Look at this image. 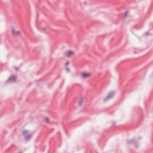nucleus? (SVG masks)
I'll list each match as a JSON object with an SVG mask.
<instances>
[{
	"label": "nucleus",
	"instance_id": "1",
	"mask_svg": "<svg viewBox=\"0 0 153 153\" xmlns=\"http://www.w3.org/2000/svg\"><path fill=\"white\" fill-rule=\"evenodd\" d=\"M115 92L112 91L110 92L108 94L106 97L103 100L104 102H106L108 100L112 98L114 96L115 94Z\"/></svg>",
	"mask_w": 153,
	"mask_h": 153
},
{
	"label": "nucleus",
	"instance_id": "2",
	"mask_svg": "<svg viewBox=\"0 0 153 153\" xmlns=\"http://www.w3.org/2000/svg\"><path fill=\"white\" fill-rule=\"evenodd\" d=\"M16 76L14 75H12L5 82V84L9 82H13L16 81Z\"/></svg>",
	"mask_w": 153,
	"mask_h": 153
},
{
	"label": "nucleus",
	"instance_id": "3",
	"mask_svg": "<svg viewBox=\"0 0 153 153\" xmlns=\"http://www.w3.org/2000/svg\"><path fill=\"white\" fill-rule=\"evenodd\" d=\"M127 144H134L135 147L137 148H138V146L137 144L136 140L135 139H133L131 140H128L127 142Z\"/></svg>",
	"mask_w": 153,
	"mask_h": 153
},
{
	"label": "nucleus",
	"instance_id": "4",
	"mask_svg": "<svg viewBox=\"0 0 153 153\" xmlns=\"http://www.w3.org/2000/svg\"><path fill=\"white\" fill-rule=\"evenodd\" d=\"M20 32L19 31H15L14 29H12V34L13 36H15L17 35H18L20 34Z\"/></svg>",
	"mask_w": 153,
	"mask_h": 153
},
{
	"label": "nucleus",
	"instance_id": "5",
	"mask_svg": "<svg viewBox=\"0 0 153 153\" xmlns=\"http://www.w3.org/2000/svg\"><path fill=\"white\" fill-rule=\"evenodd\" d=\"M81 76L83 78H85L88 77L90 76V75L88 73H87L85 72H83L82 73Z\"/></svg>",
	"mask_w": 153,
	"mask_h": 153
},
{
	"label": "nucleus",
	"instance_id": "6",
	"mask_svg": "<svg viewBox=\"0 0 153 153\" xmlns=\"http://www.w3.org/2000/svg\"><path fill=\"white\" fill-rule=\"evenodd\" d=\"M73 52L72 51H69L67 52H66L65 53V55L66 56L69 57L71 55L73 54Z\"/></svg>",
	"mask_w": 153,
	"mask_h": 153
},
{
	"label": "nucleus",
	"instance_id": "7",
	"mask_svg": "<svg viewBox=\"0 0 153 153\" xmlns=\"http://www.w3.org/2000/svg\"><path fill=\"white\" fill-rule=\"evenodd\" d=\"M31 137V135L30 134L28 135L27 136H25V138L26 140H28Z\"/></svg>",
	"mask_w": 153,
	"mask_h": 153
},
{
	"label": "nucleus",
	"instance_id": "8",
	"mask_svg": "<svg viewBox=\"0 0 153 153\" xmlns=\"http://www.w3.org/2000/svg\"><path fill=\"white\" fill-rule=\"evenodd\" d=\"M83 98L82 97H81L79 101V105L81 106L82 103Z\"/></svg>",
	"mask_w": 153,
	"mask_h": 153
},
{
	"label": "nucleus",
	"instance_id": "9",
	"mask_svg": "<svg viewBox=\"0 0 153 153\" xmlns=\"http://www.w3.org/2000/svg\"><path fill=\"white\" fill-rule=\"evenodd\" d=\"M45 121L47 123H49V119L48 117H46L45 119Z\"/></svg>",
	"mask_w": 153,
	"mask_h": 153
},
{
	"label": "nucleus",
	"instance_id": "10",
	"mask_svg": "<svg viewBox=\"0 0 153 153\" xmlns=\"http://www.w3.org/2000/svg\"><path fill=\"white\" fill-rule=\"evenodd\" d=\"M28 132V131L26 130H24L23 131L22 133L23 134H25L27 133Z\"/></svg>",
	"mask_w": 153,
	"mask_h": 153
},
{
	"label": "nucleus",
	"instance_id": "11",
	"mask_svg": "<svg viewBox=\"0 0 153 153\" xmlns=\"http://www.w3.org/2000/svg\"><path fill=\"white\" fill-rule=\"evenodd\" d=\"M128 12V11H126V12H125V14L124 15V18H125V17H126L127 16V13Z\"/></svg>",
	"mask_w": 153,
	"mask_h": 153
},
{
	"label": "nucleus",
	"instance_id": "12",
	"mask_svg": "<svg viewBox=\"0 0 153 153\" xmlns=\"http://www.w3.org/2000/svg\"><path fill=\"white\" fill-rule=\"evenodd\" d=\"M115 124V123L114 122H113L112 123V126H114Z\"/></svg>",
	"mask_w": 153,
	"mask_h": 153
},
{
	"label": "nucleus",
	"instance_id": "13",
	"mask_svg": "<svg viewBox=\"0 0 153 153\" xmlns=\"http://www.w3.org/2000/svg\"><path fill=\"white\" fill-rule=\"evenodd\" d=\"M149 34V32H146L145 33V36H146L148 35Z\"/></svg>",
	"mask_w": 153,
	"mask_h": 153
},
{
	"label": "nucleus",
	"instance_id": "14",
	"mask_svg": "<svg viewBox=\"0 0 153 153\" xmlns=\"http://www.w3.org/2000/svg\"><path fill=\"white\" fill-rule=\"evenodd\" d=\"M66 70L67 71H69V69L68 68H66Z\"/></svg>",
	"mask_w": 153,
	"mask_h": 153
},
{
	"label": "nucleus",
	"instance_id": "15",
	"mask_svg": "<svg viewBox=\"0 0 153 153\" xmlns=\"http://www.w3.org/2000/svg\"><path fill=\"white\" fill-rule=\"evenodd\" d=\"M69 61L67 62L66 63H65V65H67L69 64Z\"/></svg>",
	"mask_w": 153,
	"mask_h": 153
},
{
	"label": "nucleus",
	"instance_id": "16",
	"mask_svg": "<svg viewBox=\"0 0 153 153\" xmlns=\"http://www.w3.org/2000/svg\"><path fill=\"white\" fill-rule=\"evenodd\" d=\"M46 28H47L46 27H44L43 28V30H45L46 29Z\"/></svg>",
	"mask_w": 153,
	"mask_h": 153
},
{
	"label": "nucleus",
	"instance_id": "17",
	"mask_svg": "<svg viewBox=\"0 0 153 153\" xmlns=\"http://www.w3.org/2000/svg\"><path fill=\"white\" fill-rule=\"evenodd\" d=\"M15 68V69H16V70H18V68H17V67H16V68Z\"/></svg>",
	"mask_w": 153,
	"mask_h": 153
},
{
	"label": "nucleus",
	"instance_id": "18",
	"mask_svg": "<svg viewBox=\"0 0 153 153\" xmlns=\"http://www.w3.org/2000/svg\"><path fill=\"white\" fill-rule=\"evenodd\" d=\"M141 139V137H139L138 138L139 139Z\"/></svg>",
	"mask_w": 153,
	"mask_h": 153
},
{
	"label": "nucleus",
	"instance_id": "19",
	"mask_svg": "<svg viewBox=\"0 0 153 153\" xmlns=\"http://www.w3.org/2000/svg\"><path fill=\"white\" fill-rule=\"evenodd\" d=\"M85 4H86V2H85Z\"/></svg>",
	"mask_w": 153,
	"mask_h": 153
},
{
	"label": "nucleus",
	"instance_id": "20",
	"mask_svg": "<svg viewBox=\"0 0 153 153\" xmlns=\"http://www.w3.org/2000/svg\"><path fill=\"white\" fill-rule=\"evenodd\" d=\"M20 153H22V152H20Z\"/></svg>",
	"mask_w": 153,
	"mask_h": 153
}]
</instances>
